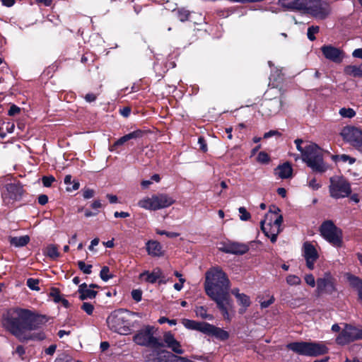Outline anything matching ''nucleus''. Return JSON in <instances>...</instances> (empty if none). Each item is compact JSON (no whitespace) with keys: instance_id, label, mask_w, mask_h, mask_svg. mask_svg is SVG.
Masks as SVG:
<instances>
[{"instance_id":"1","label":"nucleus","mask_w":362,"mask_h":362,"mask_svg":"<svg viewBox=\"0 0 362 362\" xmlns=\"http://www.w3.org/2000/svg\"><path fill=\"white\" fill-rule=\"evenodd\" d=\"M45 317L28 309L15 307L5 311L1 317L3 328L20 341L42 340L44 333L28 334V331L38 329L45 322Z\"/></svg>"},{"instance_id":"2","label":"nucleus","mask_w":362,"mask_h":362,"mask_svg":"<svg viewBox=\"0 0 362 362\" xmlns=\"http://www.w3.org/2000/svg\"><path fill=\"white\" fill-rule=\"evenodd\" d=\"M295 143L296 148L302 154L303 160L313 171L323 173L327 170V165L323 160L322 150L317 144L310 143L303 148L301 139H296Z\"/></svg>"},{"instance_id":"3","label":"nucleus","mask_w":362,"mask_h":362,"mask_svg":"<svg viewBox=\"0 0 362 362\" xmlns=\"http://www.w3.org/2000/svg\"><path fill=\"white\" fill-rule=\"evenodd\" d=\"M204 288L209 296L228 292L230 281L221 268L214 267L206 273Z\"/></svg>"},{"instance_id":"4","label":"nucleus","mask_w":362,"mask_h":362,"mask_svg":"<svg viewBox=\"0 0 362 362\" xmlns=\"http://www.w3.org/2000/svg\"><path fill=\"white\" fill-rule=\"evenodd\" d=\"M279 207L274 205L270 206L265 219L260 222L262 230L272 243L276 241L277 235L281 230V225L283 222V216L279 214Z\"/></svg>"},{"instance_id":"5","label":"nucleus","mask_w":362,"mask_h":362,"mask_svg":"<svg viewBox=\"0 0 362 362\" xmlns=\"http://www.w3.org/2000/svg\"><path fill=\"white\" fill-rule=\"evenodd\" d=\"M293 352L306 356H317L327 352V348L322 343L296 341L287 344Z\"/></svg>"},{"instance_id":"6","label":"nucleus","mask_w":362,"mask_h":362,"mask_svg":"<svg viewBox=\"0 0 362 362\" xmlns=\"http://www.w3.org/2000/svg\"><path fill=\"white\" fill-rule=\"evenodd\" d=\"M127 314V311L122 309L113 311L107 318L108 327L119 334H128L131 329Z\"/></svg>"},{"instance_id":"7","label":"nucleus","mask_w":362,"mask_h":362,"mask_svg":"<svg viewBox=\"0 0 362 362\" xmlns=\"http://www.w3.org/2000/svg\"><path fill=\"white\" fill-rule=\"evenodd\" d=\"M153 327L146 326L141 329L134 337V341L140 346L159 349L163 346V344L160 342L156 337H153Z\"/></svg>"},{"instance_id":"8","label":"nucleus","mask_w":362,"mask_h":362,"mask_svg":"<svg viewBox=\"0 0 362 362\" xmlns=\"http://www.w3.org/2000/svg\"><path fill=\"white\" fill-rule=\"evenodd\" d=\"M351 192L349 182L341 176L330 177L329 193L334 199L348 197Z\"/></svg>"},{"instance_id":"9","label":"nucleus","mask_w":362,"mask_h":362,"mask_svg":"<svg viewBox=\"0 0 362 362\" xmlns=\"http://www.w3.org/2000/svg\"><path fill=\"white\" fill-rule=\"evenodd\" d=\"M320 233L322 237L335 247H340L342 244V233L332 221H326L320 226Z\"/></svg>"},{"instance_id":"10","label":"nucleus","mask_w":362,"mask_h":362,"mask_svg":"<svg viewBox=\"0 0 362 362\" xmlns=\"http://www.w3.org/2000/svg\"><path fill=\"white\" fill-rule=\"evenodd\" d=\"M23 194V187L21 183H9L5 186L1 196L4 203L7 206H10L16 202L20 201Z\"/></svg>"},{"instance_id":"11","label":"nucleus","mask_w":362,"mask_h":362,"mask_svg":"<svg viewBox=\"0 0 362 362\" xmlns=\"http://www.w3.org/2000/svg\"><path fill=\"white\" fill-rule=\"evenodd\" d=\"M343 139L362 153V131L353 126L344 127L340 133Z\"/></svg>"},{"instance_id":"12","label":"nucleus","mask_w":362,"mask_h":362,"mask_svg":"<svg viewBox=\"0 0 362 362\" xmlns=\"http://www.w3.org/2000/svg\"><path fill=\"white\" fill-rule=\"evenodd\" d=\"M358 339H362V329L346 325L336 341L337 344L344 345Z\"/></svg>"},{"instance_id":"13","label":"nucleus","mask_w":362,"mask_h":362,"mask_svg":"<svg viewBox=\"0 0 362 362\" xmlns=\"http://www.w3.org/2000/svg\"><path fill=\"white\" fill-rule=\"evenodd\" d=\"M209 297L216 303L217 307L221 310L224 319L230 321L231 318L228 310L232 307V303L229 298L228 291L209 296Z\"/></svg>"},{"instance_id":"14","label":"nucleus","mask_w":362,"mask_h":362,"mask_svg":"<svg viewBox=\"0 0 362 362\" xmlns=\"http://www.w3.org/2000/svg\"><path fill=\"white\" fill-rule=\"evenodd\" d=\"M304 11L319 19L325 18L329 13V6L327 4L317 1L313 2V0H310L308 8H305Z\"/></svg>"},{"instance_id":"15","label":"nucleus","mask_w":362,"mask_h":362,"mask_svg":"<svg viewBox=\"0 0 362 362\" xmlns=\"http://www.w3.org/2000/svg\"><path fill=\"white\" fill-rule=\"evenodd\" d=\"M303 256L305 259L307 267L313 270L315 267V263L319 257L318 252L315 246L305 242L303 245Z\"/></svg>"},{"instance_id":"16","label":"nucleus","mask_w":362,"mask_h":362,"mask_svg":"<svg viewBox=\"0 0 362 362\" xmlns=\"http://www.w3.org/2000/svg\"><path fill=\"white\" fill-rule=\"evenodd\" d=\"M321 50L325 57L333 62L340 63L344 58L343 52L332 45L322 46Z\"/></svg>"},{"instance_id":"17","label":"nucleus","mask_w":362,"mask_h":362,"mask_svg":"<svg viewBox=\"0 0 362 362\" xmlns=\"http://www.w3.org/2000/svg\"><path fill=\"white\" fill-rule=\"evenodd\" d=\"M249 250V247L244 243L238 242H228L224 244L222 251L233 255H243Z\"/></svg>"},{"instance_id":"18","label":"nucleus","mask_w":362,"mask_h":362,"mask_svg":"<svg viewBox=\"0 0 362 362\" xmlns=\"http://www.w3.org/2000/svg\"><path fill=\"white\" fill-rule=\"evenodd\" d=\"M310 0H279V4L283 8L292 11H303L308 8Z\"/></svg>"},{"instance_id":"19","label":"nucleus","mask_w":362,"mask_h":362,"mask_svg":"<svg viewBox=\"0 0 362 362\" xmlns=\"http://www.w3.org/2000/svg\"><path fill=\"white\" fill-rule=\"evenodd\" d=\"M156 211L168 208L175 203V199L168 194H154Z\"/></svg>"},{"instance_id":"20","label":"nucleus","mask_w":362,"mask_h":362,"mask_svg":"<svg viewBox=\"0 0 362 362\" xmlns=\"http://www.w3.org/2000/svg\"><path fill=\"white\" fill-rule=\"evenodd\" d=\"M317 287L319 293H332L335 291L334 281L329 274H327L324 278L317 279Z\"/></svg>"},{"instance_id":"21","label":"nucleus","mask_w":362,"mask_h":362,"mask_svg":"<svg viewBox=\"0 0 362 362\" xmlns=\"http://www.w3.org/2000/svg\"><path fill=\"white\" fill-rule=\"evenodd\" d=\"M204 334L214 337L221 341H225L229 338V333L227 331L209 323L206 324Z\"/></svg>"},{"instance_id":"22","label":"nucleus","mask_w":362,"mask_h":362,"mask_svg":"<svg viewBox=\"0 0 362 362\" xmlns=\"http://www.w3.org/2000/svg\"><path fill=\"white\" fill-rule=\"evenodd\" d=\"M142 132L141 130H136L130 132L127 134L119 138L111 146H110V151H114L117 147L124 144L126 142L131 139H135L142 136Z\"/></svg>"},{"instance_id":"23","label":"nucleus","mask_w":362,"mask_h":362,"mask_svg":"<svg viewBox=\"0 0 362 362\" xmlns=\"http://www.w3.org/2000/svg\"><path fill=\"white\" fill-rule=\"evenodd\" d=\"M139 277L148 283L154 284L158 279L163 278V276L160 269L155 268L151 273L148 271L144 272L140 274Z\"/></svg>"},{"instance_id":"24","label":"nucleus","mask_w":362,"mask_h":362,"mask_svg":"<svg viewBox=\"0 0 362 362\" xmlns=\"http://www.w3.org/2000/svg\"><path fill=\"white\" fill-rule=\"evenodd\" d=\"M182 323L185 328L188 329L199 331L203 334L204 333L205 328L207 324V322H197L188 319H182Z\"/></svg>"},{"instance_id":"25","label":"nucleus","mask_w":362,"mask_h":362,"mask_svg":"<svg viewBox=\"0 0 362 362\" xmlns=\"http://www.w3.org/2000/svg\"><path fill=\"white\" fill-rule=\"evenodd\" d=\"M78 293H80L79 298L81 300H84L86 299H93L97 295V291L88 288V285L85 283L79 286Z\"/></svg>"},{"instance_id":"26","label":"nucleus","mask_w":362,"mask_h":362,"mask_svg":"<svg viewBox=\"0 0 362 362\" xmlns=\"http://www.w3.org/2000/svg\"><path fill=\"white\" fill-rule=\"evenodd\" d=\"M154 194L151 196H146L141 199L137 205L142 209L149 211H156Z\"/></svg>"},{"instance_id":"27","label":"nucleus","mask_w":362,"mask_h":362,"mask_svg":"<svg viewBox=\"0 0 362 362\" xmlns=\"http://www.w3.org/2000/svg\"><path fill=\"white\" fill-rule=\"evenodd\" d=\"M292 168L288 163H285L283 165H279L275 170V175H278L281 179H286L292 175Z\"/></svg>"},{"instance_id":"28","label":"nucleus","mask_w":362,"mask_h":362,"mask_svg":"<svg viewBox=\"0 0 362 362\" xmlns=\"http://www.w3.org/2000/svg\"><path fill=\"white\" fill-rule=\"evenodd\" d=\"M347 279L351 286L357 291L358 298L362 301V279L352 274H348Z\"/></svg>"},{"instance_id":"29","label":"nucleus","mask_w":362,"mask_h":362,"mask_svg":"<svg viewBox=\"0 0 362 362\" xmlns=\"http://www.w3.org/2000/svg\"><path fill=\"white\" fill-rule=\"evenodd\" d=\"M146 250L148 255L159 257L162 255V247L157 241L150 240L146 243Z\"/></svg>"},{"instance_id":"30","label":"nucleus","mask_w":362,"mask_h":362,"mask_svg":"<svg viewBox=\"0 0 362 362\" xmlns=\"http://www.w3.org/2000/svg\"><path fill=\"white\" fill-rule=\"evenodd\" d=\"M266 105L269 107L271 115L276 114L280 111L283 105V101L281 99H273L269 101Z\"/></svg>"},{"instance_id":"31","label":"nucleus","mask_w":362,"mask_h":362,"mask_svg":"<svg viewBox=\"0 0 362 362\" xmlns=\"http://www.w3.org/2000/svg\"><path fill=\"white\" fill-rule=\"evenodd\" d=\"M236 299L238 304L243 307L239 310V313L243 314L245 313L247 308H248L250 305V299L249 296H247L245 293H242V295L239 296V297H238Z\"/></svg>"},{"instance_id":"32","label":"nucleus","mask_w":362,"mask_h":362,"mask_svg":"<svg viewBox=\"0 0 362 362\" xmlns=\"http://www.w3.org/2000/svg\"><path fill=\"white\" fill-rule=\"evenodd\" d=\"M344 72L354 77L362 78V69L355 65H349L345 67Z\"/></svg>"},{"instance_id":"33","label":"nucleus","mask_w":362,"mask_h":362,"mask_svg":"<svg viewBox=\"0 0 362 362\" xmlns=\"http://www.w3.org/2000/svg\"><path fill=\"white\" fill-rule=\"evenodd\" d=\"M30 241L28 235H23L21 237H14L11 240V244L16 247H23L26 245Z\"/></svg>"},{"instance_id":"34","label":"nucleus","mask_w":362,"mask_h":362,"mask_svg":"<svg viewBox=\"0 0 362 362\" xmlns=\"http://www.w3.org/2000/svg\"><path fill=\"white\" fill-rule=\"evenodd\" d=\"M171 356H173V354L168 351H160L154 358V362H170Z\"/></svg>"},{"instance_id":"35","label":"nucleus","mask_w":362,"mask_h":362,"mask_svg":"<svg viewBox=\"0 0 362 362\" xmlns=\"http://www.w3.org/2000/svg\"><path fill=\"white\" fill-rule=\"evenodd\" d=\"M64 183L66 185H70L72 184L71 187L67 186L66 191L71 192L73 190H76L79 188L80 184L76 180L72 181V177L71 175H67L64 177Z\"/></svg>"},{"instance_id":"36","label":"nucleus","mask_w":362,"mask_h":362,"mask_svg":"<svg viewBox=\"0 0 362 362\" xmlns=\"http://www.w3.org/2000/svg\"><path fill=\"white\" fill-rule=\"evenodd\" d=\"M332 159L334 162H342V163H346L349 162V164H354L356 161V159L354 158L350 157L348 155L346 154H341V155H333L332 156Z\"/></svg>"},{"instance_id":"37","label":"nucleus","mask_w":362,"mask_h":362,"mask_svg":"<svg viewBox=\"0 0 362 362\" xmlns=\"http://www.w3.org/2000/svg\"><path fill=\"white\" fill-rule=\"evenodd\" d=\"M46 255L51 259H55L59 256L57 247L54 245H49L46 249Z\"/></svg>"},{"instance_id":"38","label":"nucleus","mask_w":362,"mask_h":362,"mask_svg":"<svg viewBox=\"0 0 362 362\" xmlns=\"http://www.w3.org/2000/svg\"><path fill=\"white\" fill-rule=\"evenodd\" d=\"M339 113L342 117H345V118H352L356 115V112L354 111V110L352 108H350V107L341 108L339 110Z\"/></svg>"},{"instance_id":"39","label":"nucleus","mask_w":362,"mask_h":362,"mask_svg":"<svg viewBox=\"0 0 362 362\" xmlns=\"http://www.w3.org/2000/svg\"><path fill=\"white\" fill-rule=\"evenodd\" d=\"M100 276L104 281H107L113 277V275L110 274L109 267L104 266L100 270Z\"/></svg>"},{"instance_id":"40","label":"nucleus","mask_w":362,"mask_h":362,"mask_svg":"<svg viewBox=\"0 0 362 362\" xmlns=\"http://www.w3.org/2000/svg\"><path fill=\"white\" fill-rule=\"evenodd\" d=\"M196 314L197 316H199L200 317L203 319H209L211 320L212 316L211 315H208L206 313V310L203 306H199L196 308Z\"/></svg>"},{"instance_id":"41","label":"nucleus","mask_w":362,"mask_h":362,"mask_svg":"<svg viewBox=\"0 0 362 362\" xmlns=\"http://www.w3.org/2000/svg\"><path fill=\"white\" fill-rule=\"evenodd\" d=\"M163 341L165 344H166L167 347L172 345L173 343H175L177 340L174 337L173 334L170 332H165L163 335Z\"/></svg>"},{"instance_id":"42","label":"nucleus","mask_w":362,"mask_h":362,"mask_svg":"<svg viewBox=\"0 0 362 362\" xmlns=\"http://www.w3.org/2000/svg\"><path fill=\"white\" fill-rule=\"evenodd\" d=\"M286 282L291 286H297L300 284L301 279L296 275H288L286 277Z\"/></svg>"},{"instance_id":"43","label":"nucleus","mask_w":362,"mask_h":362,"mask_svg":"<svg viewBox=\"0 0 362 362\" xmlns=\"http://www.w3.org/2000/svg\"><path fill=\"white\" fill-rule=\"evenodd\" d=\"M257 160L260 163L267 164L270 160V158L268 153L264 151H261L257 157Z\"/></svg>"},{"instance_id":"44","label":"nucleus","mask_w":362,"mask_h":362,"mask_svg":"<svg viewBox=\"0 0 362 362\" xmlns=\"http://www.w3.org/2000/svg\"><path fill=\"white\" fill-rule=\"evenodd\" d=\"M177 18H179V20L182 22H184L188 19L189 16V11H187L185 8H181L177 11Z\"/></svg>"},{"instance_id":"45","label":"nucleus","mask_w":362,"mask_h":362,"mask_svg":"<svg viewBox=\"0 0 362 362\" xmlns=\"http://www.w3.org/2000/svg\"><path fill=\"white\" fill-rule=\"evenodd\" d=\"M78 268L86 274H90L91 273V264H86L83 261L78 262Z\"/></svg>"},{"instance_id":"46","label":"nucleus","mask_w":362,"mask_h":362,"mask_svg":"<svg viewBox=\"0 0 362 362\" xmlns=\"http://www.w3.org/2000/svg\"><path fill=\"white\" fill-rule=\"evenodd\" d=\"M319 27L318 26H310L308 29V38L313 41L315 40V34L319 32Z\"/></svg>"},{"instance_id":"47","label":"nucleus","mask_w":362,"mask_h":362,"mask_svg":"<svg viewBox=\"0 0 362 362\" xmlns=\"http://www.w3.org/2000/svg\"><path fill=\"white\" fill-rule=\"evenodd\" d=\"M39 281L38 279L30 278L27 280V286L31 290L39 291L40 288L38 287Z\"/></svg>"},{"instance_id":"48","label":"nucleus","mask_w":362,"mask_h":362,"mask_svg":"<svg viewBox=\"0 0 362 362\" xmlns=\"http://www.w3.org/2000/svg\"><path fill=\"white\" fill-rule=\"evenodd\" d=\"M168 348L170 349L173 351L178 354H182L184 353V351L181 348V345L178 341H176L175 343L169 346Z\"/></svg>"},{"instance_id":"49","label":"nucleus","mask_w":362,"mask_h":362,"mask_svg":"<svg viewBox=\"0 0 362 362\" xmlns=\"http://www.w3.org/2000/svg\"><path fill=\"white\" fill-rule=\"evenodd\" d=\"M239 213L240 214V218L242 221H247L250 218V214L247 211L246 209L243 206L238 209Z\"/></svg>"},{"instance_id":"50","label":"nucleus","mask_w":362,"mask_h":362,"mask_svg":"<svg viewBox=\"0 0 362 362\" xmlns=\"http://www.w3.org/2000/svg\"><path fill=\"white\" fill-rule=\"evenodd\" d=\"M81 309L88 315H90L93 314L94 306L90 303L85 302L82 304Z\"/></svg>"},{"instance_id":"51","label":"nucleus","mask_w":362,"mask_h":362,"mask_svg":"<svg viewBox=\"0 0 362 362\" xmlns=\"http://www.w3.org/2000/svg\"><path fill=\"white\" fill-rule=\"evenodd\" d=\"M54 362H73V358L68 354H62L55 359Z\"/></svg>"},{"instance_id":"52","label":"nucleus","mask_w":362,"mask_h":362,"mask_svg":"<svg viewBox=\"0 0 362 362\" xmlns=\"http://www.w3.org/2000/svg\"><path fill=\"white\" fill-rule=\"evenodd\" d=\"M308 185L309 187H310L313 190H317L321 187V184L317 182L315 177L310 178L309 181L308 182Z\"/></svg>"},{"instance_id":"53","label":"nucleus","mask_w":362,"mask_h":362,"mask_svg":"<svg viewBox=\"0 0 362 362\" xmlns=\"http://www.w3.org/2000/svg\"><path fill=\"white\" fill-rule=\"evenodd\" d=\"M42 181L45 187H49L55 181V178L53 176H44L42 178Z\"/></svg>"},{"instance_id":"54","label":"nucleus","mask_w":362,"mask_h":362,"mask_svg":"<svg viewBox=\"0 0 362 362\" xmlns=\"http://www.w3.org/2000/svg\"><path fill=\"white\" fill-rule=\"evenodd\" d=\"M132 298L136 301L139 302L141 300L142 292L141 290L135 289L132 291Z\"/></svg>"},{"instance_id":"55","label":"nucleus","mask_w":362,"mask_h":362,"mask_svg":"<svg viewBox=\"0 0 362 362\" xmlns=\"http://www.w3.org/2000/svg\"><path fill=\"white\" fill-rule=\"evenodd\" d=\"M95 195V191L92 189L85 188L83 190V197L88 199L92 198Z\"/></svg>"},{"instance_id":"56","label":"nucleus","mask_w":362,"mask_h":362,"mask_svg":"<svg viewBox=\"0 0 362 362\" xmlns=\"http://www.w3.org/2000/svg\"><path fill=\"white\" fill-rule=\"evenodd\" d=\"M305 283L310 286L311 287H314L315 286V279L313 274H306L305 276Z\"/></svg>"},{"instance_id":"57","label":"nucleus","mask_w":362,"mask_h":362,"mask_svg":"<svg viewBox=\"0 0 362 362\" xmlns=\"http://www.w3.org/2000/svg\"><path fill=\"white\" fill-rule=\"evenodd\" d=\"M50 296L53 298L54 302L59 303L61 301V296L59 291L56 288L52 290Z\"/></svg>"},{"instance_id":"58","label":"nucleus","mask_w":362,"mask_h":362,"mask_svg":"<svg viewBox=\"0 0 362 362\" xmlns=\"http://www.w3.org/2000/svg\"><path fill=\"white\" fill-rule=\"evenodd\" d=\"M170 362H193L187 358L181 357V356H177L175 355L171 356Z\"/></svg>"},{"instance_id":"59","label":"nucleus","mask_w":362,"mask_h":362,"mask_svg":"<svg viewBox=\"0 0 362 362\" xmlns=\"http://www.w3.org/2000/svg\"><path fill=\"white\" fill-rule=\"evenodd\" d=\"M157 233L159 235H165L170 238H174L179 235V234L177 233L168 232L165 230H157Z\"/></svg>"},{"instance_id":"60","label":"nucleus","mask_w":362,"mask_h":362,"mask_svg":"<svg viewBox=\"0 0 362 362\" xmlns=\"http://www.w3.org/2000/svg\"><path fill=\"white\" fill-rule=\"evenodd\" d=\"M198 144H199L200 149L206 152L207 151V145L204 138L199 137L198 139Z\"/></svg>"},{"instance_id":"61","label":"nucleus","mask_w":362,"mask_h":362,"mask_svg":"<svg viewBox=\"0 0 362 362\" xmlns=\"http://www.w3.org/2000/svg\"><path fill=\"white\" fill-rule=\"evenodd\" d=\"M21 109L18 106L15 105H12L8 110V115L10 116H13L18 114L20 112Z\"/></svg>"},{"instance_id":"62","label":"nucleus","mask_w":362,"mask_h":362,"mask_svg":"<svg viewBox=\"0 0 362 362\" xmlns=\"http://www.w3.org/2000/svg\"><path fill=\"white\" fill-rule=\"evenodd\" d=\"M274 301V298L272 296L268 300H264L260 303V305L262 308H268L271 304H272Z\"/></svg>"},{"instance_id":"63","label":"nucleus","mask_w":362,"mask_h":362,"mask_svg":"<svg viewBox=\"0 0 362 362\" xmlns=\"http://www.w3.org/2000/svg\"><path fill=\"white\" fill-rule=\"evenodd\" d=\"M84 98L87 102L91 103L96 100L97 96L95 94L90 93L86 94V96L84 97Z\"/></svg>"},{"instance_id":"64","label":"nucleus","mask_w":362,"mask_h":362,"mask_svg":"<svg viewBox=\"0 0 362 362\" xmlns=\"http://www.w3.org/2000/svg\"><path fill=\"white\" fill-rule=\"evenodd\" d=\"M38 203L41 205H45L48 202V197L45 194H40L38 197Z\"/></svg>"}]
</instances>
